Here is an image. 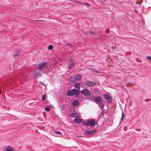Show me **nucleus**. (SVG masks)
Wrapping results in <instances>:
<instances>
[{"label":"nucleus","mask_w":151,"mask_h":151,"mask_svg":"<svg viewBox=\"0 0 151 151\" xmlns=\"http://www.w3.org/2000/svg\"><path fill=\"white\" fill-rule=\"evenodd\" d=\"M80 92L79 90L76 89H73L72 90H69L66 93V95L70 96L76 95L77 96H78L80 95Z\"/></svg>","instance_id":"obj_1"},{"label":"nucleus","mask_w":151,"mask_h":151,"mask_svg":"<svg viewBox=\"0 0 151 151\" xmlns=\"http://www.w3.org/2000/svg\"><path fill=\"white\" fill-rule=\"evenodd\" d=\"M83 124L86 126L94 127L95 125V122L94 119L88 120L86 122H84Z\"/></svg>","instance_id":"obj_2"},{"label":"nucleus","mask_w":151,"mask_h":151,"mask_svg":"<svg viewBox=\"0 0 151 151\" xmlns=\"http://www.w3.org/2000/svg\"><path fill=\"white\" fill-rule=\"evenodd\" d=\"M81 93L85 96H89L91 95L89 90L86 88H84L82 90Z\"/></svg>","instance_id":"obj_3"},{"label":"nucleus","mask_w":151,"mask_h":151,"mask_svg":"<svg viewBox=\"0 0 151 151\" xmlns=\"http://www.w3.org/2000/svg\"><path fill=\"white\" fill-rule=\"evenodd\" d=\"M48 63L47 62L40 63L39 64V69L42 70L47 67Z\"/></svg>","instance_id":"obj_4"},{"label":"nucleus","mask_w":151,"mask_h":151,"mask_svg":"<svg viewBox=\"0 0 151 151\" xmlns=\"http://www.w3.org/2000/svg\"><path fill=\"white\" fill-rule=\"evenodd\" d=\"M96 84L95 82H93L89 81H86L85 83V85L87 86H95Z\"/></svg>","instance_id":"obj_5"},{"label":"nucleus","mask_w":151,"mask_h":151,"mask_svg":"<svg viewBox=\"0 0 151 151\" xmlns=\"http://www.w3.org/2000/svg\"><path fill=\"white\" fill-rule=\"evenodd\" d=\"M104 97L108 101V103H111L112 102V99L111 96L108 94H105L104 95Z\"/></svg>","instance_id":"obj_6"},{"label":"nucleus","mask_w":151,"mask_h":151,"mask_svg":"<svg viewBox=\"0 0 151 151\" xmlns=\"http://www.w3.org/2000/svg\"><path fill=\"white\" fill-rule=\"evenodd\" d=\"M69 65L68 66L69 68H71L74 67L76 65V63L73 60H70L69 61Z\"/></svg>","instance_id":"obj_7"},{"label":"nucleus","mask_w":151,"mask_h":151,"mask_svg":"<svg viewBox=\"0 0 151 151\" xmlns=\"http://www.w3.org/2000/svg\"><path fill=\"white\" fill-rule=\"evenodd\" d=\"M96 131L95 130H92L87 131H85L84 132L86 135L94 134L96 133Z\"/></svg>","instance_id":"obj_8"},{"label":"nucleus","mask_w":151,"mask_h":151,"mask_svg":"<svg viewBox=\"0 0 151 151\" xmlns=\"http://www.w3.org/2000/svg\"><path fill=\"white\" fill-rule=\"evenodd\" d=\"M94 100L96 101V102L97 104H98L99 103H101L102 101V99L100 96L96 97L94 99Z\"/></svg>","instance_id":"obj_9"},{"label":"nucleus","mask_w":151,"mask_h":151,"mask_svg":"<svg viewBox=\"0 0 151 151\" xmlns=\"http://www.w3.org/2000/svg\"><path fill=\"white\" fill-rule=\"evenodd\" d=\"M79 104L78 101V100H76L73 101L72 102V104L73 106H78Z\"/></svg>","instance_id":"obj_10"},{"label":"nucleus","mask_w":151,"mask_h":151,"mask_svg":"<svg viewBox=\"0 0 151 151\" xmlns=\"http://www.w3.org/2000/svg\"><path fill=\"white\" fill-rule=\"evenodd\" d=\"M74 121L75 122H77L78 124H79L82 121V120L76 117L74 119Z\"/></svg>","instance_id":"obj_11"},{"label":"nucleus","mask_w":151,"mask_h":151,"mask_svg":"<svg viewBox=\"0 0 151 151\" xmlns=\"http://www.w3.org/2000/svg\"><path fill=\"white\" fill-rule=\"evenodd\" d=\"M6 151H14L12 149V147L9 146L6 149Z\"/></svg>","instance_id":"obj_12"},{"label":"nucleus","mask_w":151,"mask_h":151,"mask_svg":"<svg viewBox=\"0 0 151 151\" xmlns=\"http://www.w3.org/2000/svg\"><path fill=\"white\" fill-rule=\"evenodd\" d=\"M75 78L76 80H79L81 78V76L80 75L78 74L76 76Z\"/></svg>","instance_id":"obj_13"},{"label":"nucleus","mask_w":151,"mask_h":151,"mask_svg":"<svg viewBox=\"0 0 151 151\" xmlns=\"http://www.w3.org/2000/svg\"><path fill=\"white\" fill-rule=\"evenodd\" d=\"M99 105L101 109H103L104 106V105L102 103V102H101V103H99Z\"/></svg>","instance_id":"obj_14"},{"label":"nucleus","mask_w":151,"mask_h":151,"mask_svg":"<svg viewBox=\"0 0 151 151\" xmlns=\"http://www.w3.org/2000/svg\"><path fill=\"white\" fill-rule=\"evenodd\" d=\"M83 5L86 6L88 8H89V7L91 6V4L89 3L85 2H83Z\"/></svg>","instance_id":"obj_15"},{"label":"nucleus","mask_w":151,"mask_h":151,"mask_svg":"<svg viewBox=\"0 0 151 151\" xmlns=\"http://www.w3.org/2000/svg\"><path fill=\"white\" fill-rule=\"evenodd\" d=\"M13 56H14V57H18L19 56V52L18 51H17V52L16 53V54H14Z\"/></svg>","instance_id":"obj_16"},{"label":"nucleus","mask_w":151,"mask_h":151,"mask_svg":"<svg viewBox=\"0 0 151 151\" xmlns=\"http://www.w3.org/2000/svg\"><path fill=\"white\" fill-rule=\"evenodd\" d=\"M74 86L76 88L79 89L80 86V84L79 83H76L75 84Z\"/></svg>","instance_id":"obj_17"},{"label":"nucleus","mask_w":151,"mask_h":151,"mask_svg":"<svg viewBox=\"0 0 151 151\" xmlns=\"http://www.w3.org/2000/svg\"><path fill=\"white\" fill-rule=\"evenodd\" d=\"M47 97V95L45 94H44L42 96V101H44L45 100Z\"/></svg>","instance_id":"obj_18"},{"label":"nucleus","mask_w":151,"mask_h":151,"mask_svg":"<svg viewBox=\"0 0 151 151\" xmlns=\"http://www.w3.org/2000/svg\"><path fill=\"white\" fill-rule=\"evenodd\" d=\"M74 2L80 5H83V2L82 3L80 1H74Z\"/></svg>","instance_id":"obj_19"},{"label":"nucleus","mask_w":151,"mask_h":151,"mask_svg":"<svg viewBox=\"0 0 151 151\" xmlns=\"http://www.w3.org/2000/svg\"><path fill=\"white\" fill-rule=\"evenodd\" d=\"M88 33L93 34H95L96 35H97V34L95 32H92V31H91V32H87V33H86L85 34V35H88Z\"/></svg>","instance_id":"obj_20"},{"label":"nucleus","mask_w":151,"mask_h":151,"mask_svg":"<svg viewBox=\"0 0 151 151\" xmlns=\"http://www.w3.org/2000/svg\"><path fill=\"white\" fill-rule=\"evenodd\" d=\"M76 113H71V114H70V116L71 117H73L74 116H75L76 115Z\"/></svg>","instance_id":"obj_21"},{"label":"nucleus","mask_w":151,"mask_h":151,"mask_svg":"<svg viewBox=\"0 0 151 151\" xmlns=\"http://www.w3.org/2000/svg\"><path fill=\"white\" fill-rule=\"evenodd\" d=\"M55 133L57 134H61V132L59 131H55L54 132Z\"/></svg>","instance_id":"obj_22"},{"label":"nucleus","mask_w":151,"mask_h":151,"mask_svg":"<svg viewBox=\"0 0 151 151\" xmlns=\"http://www.w3.org/2000/svg\"><path fill=\"white\" fill-rule=\"evenodd\" d=\"M124 113L123 112L122 113V116L121 118V121H122L124 119Z\"/></svg>","instance_id":"obj_23"},{"label":"nucleus","mask_w":151,"mask_h":151,"mask_svg":"<svg viewBox=\"0 0 151 151\" xmlns=\"http://www.w3.org/2000/svg\"><path fill=\"white\" fill-rule=\"evenodd\" d=\"M53 47L52 45H49L48 47V49L49 50H52L53 49Z\"/></svg>","instance_id":"obj_24"},{"label":"nucleus","mask_w":151,"mask_h":151,"mask_svg":"<svg viewBox=\"0 0 151 151\" xmlns=\"http://www.w3.org/2000/svg\"><path fill=\"white\" fill-rule=\"evenodd\" d=\"M98 2L100 3H103L105 2V0H98Z\"/></svg>","instance_id":"obj_25"},{"label":"nucleus","mask_w":151,"mask_h":151,"mask_svg":"<svg viewBox=\"0 0 151 151\" xmlns=\"http://www.w3.org/2000/svg\"><path fill=\"white\" fill-rule=\"evenodd\" d=\"M147 59L149 60V61H150L151 62V56H147Z\"/></svg>","instance_id":"obj_26"},{"label":"nucleus","mask_w":151,"mask_h":151,"mask_svg":"<svg viewBox=\"0 0 151 151\" xmlns=\"http://www.w3.org/2000/svg\"><path fill=\"white\" fill-rule=\"evenodd\" d=\"M45 110L47 111H49L50 110V108L48 107H46L45 108Z\"/></svg>","instance_id":"obj_27"},{"label":"nucleus","mask_w":151,"mask_h":151,"mask_svg":"<svg viewBox=\"0 0 151 151\" xmlns=\"http://www.w3.org/2000/svg\"><path fill=\"white\" fill-rule=\"evenodd\" d=\"M65 105H63L62 106V110H64L65 109Z\"/></svg>","instance_id":"obj_28"},{"label":"nucleus","mask_w":151,"mask_h":151,"mask_svg":"<svg viewBox=\"0 0 151 151\" xmlns=\"http://www.w3.org/2000/svg\"><path fill=\"white\" fill-rule=\"evenodd\" d=\"M150 100H151V99H145V101L146 102H147V101H150Z\"/></svg>","instance_id":"obj_29"},{"label":"nucleus","mask_w":151,"mask_h":151,"mask_svg":"<svg viewBox=\"0 0 151 151\" xmlns=\"http://www.w3.org/2000/svg\"><path fill=\"white\" fill-rule=\"evenodd\" d=\"M124 131H126L127 130V127H124Z\"/></svg>","instance_id":"obj_30"},{"label":"nucleus","mask_w":151,"mask_h":151,"mask_svg":"<svg viewBox=\"0 0 151 151\" xmlns=\"http://www.w3.org/2000/svg\"><path fill=\"white\" fill-rule=\"evenodd\" d=\"M76 137H82L83 136H82L81 135H80V136H78V135H77V136H76Z\"/></svg>","instance_id":"obj_31"},{"label":"nucleus","mask_w":151,"mask_h":151,"mask_svg":"<svg viewBox=\"0 0 151 151\" xmlns=\"http://www.w3.org/2000/svg\"><path fill=\"white\" fill-rule=\"evenodd\" d=\"M112 48L114 49H115L116 48L115 47L113 46L112 47Z\"/></svg>","instance_id":"obj_32"},{"label":"nucleus","mask_w":151,"mask_h":151,"mask_svg":"<svg viewBox=\"0 0 151 151\" xmlns=\"http://www.w3.org/2000/svg\"><path fill=\"white\" fill-rule=\"evenodd\" d=\"M67 45H68L70 46L71 45V43H68V44H67Z\"/></svg>","instance_id":"obj_33"},{"label":"nucleus","mask_w":151,"mask_h":151,"mask_svg":"<svg viewBox=\"0 0 151 151\" xmlns=\"http://www.w3.org/2000/svg\"><path fill=\"white\" fill-rule=\"evenodd\" d=\"M2 94L1 92L0 91V95H1Z\"/></svg>","instance_id":"obj_34"},{"label":"nucleus","mask_w":151,"mask_h":151,"mask_svg":"<svg viewBox=\"0 0 151 151\" xmlns=\"http://www.w3.org/2000/svg\"><path fill=\"white\" fill-rule=\"evenodd\" d=\"M95 71L96 72H97L98 73H100V72L97 71V70H96Z\"/></svg>","instance_id":"obj_35"},{"label":"nucleus","mask_w":151,"mask_h":151,"mask_svg":"<svg viewBox=\"0 0 151 151\" xmlns=\"http://www.w3.org/2000/svg\"><path fill=\"white\" fill-rule=\"evenodd\" d=\"M136 60L138 61H140L139 60Z\"/></svg>","instance_id":"obj_36"},{"label":"nucleus","mask_w":151,"mask_h":151,"mask_svg":"<svg viewBox=\"0 0 151 151\" xmlns=\"http://www.w3.org/2000/svg\"><path fill=\"white\" fill-rule=\"evenodd\" d=\"M42 85H44V84H42Z\"/></svg>","instance_id":"obj_37"}]
</instances>
